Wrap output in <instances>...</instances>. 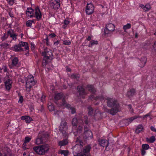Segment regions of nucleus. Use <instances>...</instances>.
Masks as SVG:
<instances>
[{"mask_svg":"<svg viewBox=\"0 0 156 156\" xmlns=\"http://www.w3.org/2000/svg\"><path fill=\"white\" fill-rule=\"evenodd\" d=\"M22 47H24L25 50H28L29 49L27 43L21 41L19 42V44H15L13 47L10 48L9 49L15 52L22 51L24 50Z\"/></svg>","mask_w":156,"mask_h":156,"instance_id":"nucleus-3","label":"nucleus"},{"mask_svg":"<svg viewBox=\"0 0 156 156\" xmlns=\"http://www.w3.org/2000/svg\"><path fill=\"white\" fill-rule=\"evenodd\" d=\"M1 48L2 49H6L9 48V45L8 44L5 43H3L0 44Z\"/></svg>","mask_w":156,"mask_h":156,"instance_id":"nucleus-30","label":"nucleus"},{"mask_svg":"<svg viewBox=\"0 0 156 156\" xmlns=\"http://www.w3.org/2000/svg\"><path fill=\"white\" fill-rule=\"evenodd\" d=\"M151 9L150 5L149 4H146L144 8V11L145 12Z\"/></svg>","mask_w":156,"mask_h":156,"instance_id":"nucleus-42","label":"nucleus"},{"mask_svg":"<svg viewBox=\"0 0 156 156\" xmlns=\"http://www.w3.org/2000/svg\"><path fill=\"white\" fill-rule=\"evenodd\" d=\"M61 0H53L51 2H54V1H55V2H56L58 3H60Z\"/></svg>","mask_w":156,"mask_h":156,"instance_id":"nucleus-60","label":"nucleus"},{"mask_svg":"<svg viewBox=\"0 0 156 156\" xmlns=\"http://www.w3.org/2000/svg\"><path fill=\"white\" fill-rule=\"evenodd\" d=\"M77 90L79 96L82 98H85V96L87 95V93L83 87L81 85L78 86L77 87Z\"/></svg>","mask_w":156,"mask_h":156,"instance_id":"nucleus-9","label":"nucleus"},{"mask_svg":"<svg viewBox=\"0 0 156 156\" xmlns=\"http://www.w3.org/2000/svg\"><path fill=\"white\" fill-rule=\"evenodd\" d=\"M150 116V115L149 114H147L143 116V119H144L145 118H147V117Z\"/></svg>","mask_w":156,"mask_h":156,"instance_id":"nucleus-62","label":"nucleus"},{"mask_svg":"<svg viewBox=\"0 0 156 156\" xmlns=\"http://www.w3.org/2000/svg\"><path fill=\"white\" fill-rule=\"evenodd\" d=\"M60 105L65 107L71 110V112L72 114H74L76 112L75 108L73 107H71L70 105L67 104L66 101L64 99L62 100V103L60 104Z\"/></svg>","mask_w":156,"mask_h":156,"instance_id":"nucleus-12","label":"nucleus"},{"mask_svg":"<svg viewBox=\"0 0 156 156\" xmlns=\"http://www.w3.org/2000/svg\"><path fill=\"white\" fill-rule=\"evenodd\" d=\"M144 127L142 125H139L136 127L135 130V132L136 133L138 134L140 132L142 131Z\"/></svg>","mask_w":156,"mask_h":156,"instance_id":"nucleus-28","label":"nucleus"},{"mask_svg":"<svg viewBox=\"0 0 156 156\" xmlns=\"http://www.w3.org/2000/svg\"><path fill=\"white\" fill-rule=\"evenodd\" d=\"M23 101V98L22 96L20 95L19 100V102L20 103H22Z\"/></svg>","mask_w":156,"mask_h":156,"instance_id":"nucleus-52","label":"nucleus"},{"mask_svg":"<svg viewBox=\"0 0 156 156\" xmlns=\"http://www.w3.org/2000/svg\"><path fill=\"white\" fill-rule=\"evenodd\" d=\"M98 44V41L91 40L90 41L88 45V46L89 47H91L93 45H97Z\"/></svg>","mask_w":156,"mask_h":156,"instance_id":"nucleus-31","label":"nucleus"},{"mask_svg":"<svg viewBox=\"0 0 156 156\" xmlns=\"http://www.w3.org/2000/svg\"><path fill=\"white\" fill-rule=\"evenodd\" d=\"M106 100H107V106L109 107L112 108L108 109L106 107H104V110L105 112H108L112 115H114L118 112L120 111V106L117 101L115 99L108 98Z\"/></svg>","mask_w":156,"mask_h":156,"instance_id":"nucleus-1","label":"nucleus"},{"mask_svg":"<svg viewBox=\"0 0 156 156\" xmlns=\"http://www.w3.org/2000/svg\"><path fill=\"white\" fill-rule=\"evenodd\" d=\"M83 130V127L81 126H79L77 129L76 132L74 133V135L75 136L78 134H80Z\"/></svg>","mask_w":156,"mask_h":156,"instance_id":"nucleus-29","label":"nucleus"},{"mask_svg":"<svg viewBox=\"0 0 156 156\" xmlns=\"http://www.w3.org/2000/svg\"><path fill=\"white\" fill-rule=\"evenodd\" d=\"M139 117V116H135L130 118L128 119H125L124 120V122L126 125H128L134 120Z\"/></svg>","mask_w":156,"mask_h":156,"instance_id":"nucleus-21","label":"nucleus"},{"mask_svg":"<svg viewBox=\"0 0 156 156\" xmlns=\"http://www.w3.org/2000/svg\"><path fill=\"white\" fill-rule=\"evenodd\" d=\"M60 3H58L55 2H51V6L53 7V9H57L59 8L60 7Z\"/></svg>","mask_w":156,"mask_h":156,"instance_id":"nucleus-27","label":"nucleus"},{"mask_svg":"<svg viewBox=\"0 0 156 156\" xmlns=\"http://www.w3.org/2000/svg\"><path fill=\"white\" fill-rule=\"evenodd\" d=\"M69 21L68 20V19H65L64 21V24L63 25V27L64 28H65L66 27L67 25L69 24Z\"/></svg>","mask_w":156,"mask_h":156,"instance_id":"nucleus-41","label":"nucleus"},{"mask_svg":"<svg viewBox=\"0 0 156 156\" xmlns=\"http://www.w3.org/2000/svg\"><path fill=\"white\" fill-rule=\"evenodd\" d=\"M26 146L27 143L24 142L23 144V149L26 150L27 149Z\"/></svg>","mask_w":156,"mask_h":156,"instance_id":"nucleus-54","label":"nucleus"},{"mask_svg":"<svg viewBox=\"0 0 156 156\" xmlns=\"http://www.w3.org/2000/svg\"><path fill=\"white\" fill-rule=\"evenodd\" d=\"M91 146L89 144L85 147L83 150V153H80V154H85L86 156H89V152L91 149Z\"/></svg>","mask_w":156,"mask_h":156,"instance_id":"nucleus-13","label":"nucleus"},{"mask_svg":"<svg viewBox=\"0 0 156 156\" xmlns=\"http://www.w3.org/2000/svg\"><path fill=\"white\" fill-rule=\"evenodd\" d=\"M12 82L10 79H8L5 82V89L7 90H9L12 87Z\"/></svg>","mask_w":156,"mask_h":156,"instance_id":"nucleus-18","label":"nucleus"},{"mask_svg":"<svg viewBox=\"0 0 156 156\" xmlns=\"http://www.w3.org/2000/svg\"><path fill=\"white\" fill-rule=\"evenodd\" d=\"M14 0H6L8 3L11 5H13L14 3Z\"/></svg>","mask_w":156,"mask_h":156,"instance_id":"nucleus-48","label":"nucleus"},{"mask_svg":"<svg viewBox=\"0 0 156 156\" xmlns=\"http://www.w3.org/2000/svg\"><path fill=\"white\" fill-rule=\"evenodd\" d=\"M42 55L44 56V58L47 59H52L53 54L52 51L49 49H48L46 48L44 49V51L41 53Z\"/></svg>","mask_w":156,"mask_h":156,"instance_id":"nucleus-6","label":"nucleus"},{"mask_svg":"<svg viewBox=\"0 0 156 156\" xmlns=\"http://www.w3.org/2000/svg\"><path fill=\"white\" fill-rule=\"evenodd\" d=\"M86 88H87L88 91L92 94H95L96 92V89L94 87L93 85L88 84L87 85Z\"/></svg>","mask_w":156,"mask_h":156,"instance_id":"nucleus-20","label":"nucleus"},{"mask_svg":"<svg viewBox=\"0 0 156 156\" xmlns=\"http://www.w3.org/2000/svg\"><path fill=\"white\" fill-rule=\"evenodd\" d=\"M63 97V94L62 93H58L55 96V99L56 100L55 101V103L58 104L59 106H60V104L62 103L63 99H64L65 101V98Z\"/></svg>","mask_w":156,"mask_h":156,"instance_id":"nucleus-10","label":"nucleus"},{"mask_svg":"<svg viewBox=\"0 0 156 156\" xmlns=\"http://www.w3.org/2000/svg\"><path fill=\"white\" fill-rule=\"evenodd\" d=\"M67 129V123L66 122H62L59 127V130L63 135L65 137L67 136V133L66 132Z\"/></svg>","mask_w":156,"mask_h":156,"instance_id":"nucleus-8","label":"nucleus"},{"mask_svg":"<svg viewBox=\"0 0 156 156\" xmlns=\"http://www.w3.org/2000/svg\"><path fill=\"white\" fill-rule=\"evenodd\" d=\"M21 118L22 120H25L27 123H30L32 120V119L29 116H23Z\"/></svg>","mask_w":156,"mask_h":156,"instance_id":"nucleus-24","label":"nucleus"},{"mask_svg":"<svg viewBox=\"0 0 156 156\" xmlns=\"http://www.w3.org/2000/svg\"><path fill=\"white\" fill-rule=\"evenodd\" d=\"M156 140L155 136H152L149 138H147V142L150 143H153Z\"/></svg>","mask_w":156,"mask_h":156,"instance_id":"nucleus-32","label":"nucleus"},{"mask_svg":"<svg viewBox=\"0 0 156 156\" xmlns=\"http://www.w3.org/2000/svg\"><path fill=\"white\" fill-rule=\"evenodd\" d=\"M131 24L130 23H127L126 25L123 26V28L124 30L129 29L131 28Z\"/></svg>","mask_w":156,"mask_h":156,"instance_id":"nucleus-40","label":"nucleus"},{"mask_svg":"<svg viewBox=\"0 0 156 156\" xmlns=\"http://www.w3.org/2000/svg\"><path fill=\"white\" fill-rule=\"evenodd\" d=\"M136 93V90L133 88H129L128 90L126 96L129 98H131Z\"/></svg>","mask_w":156,"mask_h":156,"instance_id":"nucleus-14","label":"nucleus"},{"mask_svg":"<svg viewBox=\"0 0 156 156\" xmlns=\"http://www.w3.org/2000/svg\"><path fill=\"white\" fill-rule=\"evenodd\" d=\"M8 35H9L10 37L13 39L16 40L17 39V35L16 34L14 33V31L12 30H10L7 32Z\"/></svg>","mask_w":156,"mask_h":156,"instance_id":"nucleus-23","label":"nucleus"},{"mask_svg":"<svg viewBox=\"0 0 156 156\" xmlns=\"http://www.w3.org/2000/svg\"><path fill=\"white\" fill-rule=\"evenodd\" d=\"M84 139L85 140H88L89 139H91L93 137L92 132L91 131H84Z\"/></svg>","mask_w":156,"mask_h":156,"instance_id":"nucleus-16","label":"nucleus"},{"mask_svg":"<svg viewBox=\"0 0 156 156\" xmlns=\"http://www.w3.org/2000/svg\"><path fill=\"white\" fill-rule=\"evenodd\" d=\"M59 41H56L54 43V45H58L59 44Z\"/></svg>","mask_w":156,"mask_h":156,"instance_id":"nucleus-63","label":"nucleus"},{"mask_svg":"<svg viewBox=\"0 0 156 156\" xmlns=\"http://www.w3.org/2000/svg\"><path fill=\"white\" fill-rule=\"evenodd\" d=\"M104 97L102 96H97L95 98V100H99L100 101H101L104 100Z\"/></svg>","mask_w":156,"mask_h":156,"instance_id":"nucleus-44","label":"nucleus"},{"mask_svg":"<svg viewBox=\"0 0 156 156\" xmlns=\"http://www.w3.org/2000/svg\"><path fill=\"white\" fill-rule=\"evenodd\" d=\"M48 108L50 111H52L54 109V106L51 104L48 106Z\"/></svg>","mask_w":156,"mask_h":156,"instance_id":"nucleus-45","label":"nucleus"},{"mask_svg":"<svg viewBox=\"0 0 156 156\" xmlns=\"http://www.w3.org/2000/svg\"><path fill=\"white\" fill-rule=\"evenodd\" d=\"M38 135L39 137H41L44 142L47 140L48 136V134L44 133H40Z\"/></svg>","mask_w":156,"mask_h":156,"instance_id":"nucleus-22","label":"nucleus"},{"mask_svg":"<svg viewBox=\"0 0 156 156\" xmlns=\"http://www.w3.org/2000/svg\"><path fill=\"white\" fill-rule=\"evenodd\" d=\"M147 58L145 57H143L141 58L140 59V63L141 65L140 66L141 67H143L145 66V64L147 62Z\"/></svg>","mask_w":156,"mask_h":156,"instance_id":"nucleus-26","label":"nucleus"},{"mask_svg":"<svg viewBox=\"0 0 156 156\" xmlns=\"http://www.w3.org/2000/svg\"><path fill=\"white\" fill-rule=\"evenodd\" d=\"M26 87L27 90L28 91L30 90V89L35 84L34 77L30 75L28 76L26 80Z\"/></svg>","mask_w":156,"mask_h":156,"instance_id":"nucleus-4","label":"nucleus"},{"mask_svg":"<svg viewBox=\"0 0 156 156\" xmlns=\"http://www.w3.org/2000/svg\"><path fill=\"white\" fill-rule=\"evenodd\" d=\"M74 156H86L85 154H80V153H78L77 155H74Z\"/></svg>","mask_w":156,"mask_h":156,"instance_id":"nucleus-56","label":"nucleus"},{"mask_svg":"<svg viewBox=\"0 0 156 156\" xmlns=\"http://www.w3.org/2000/svg\"><path fill=\"white\" fill-rule=\"evenodd\" d=\"M99 144L103 147H106V148L108 145V141L106 140L99 139L98 140Z\"/></svg>","mask_w":156,"mask_h":156,"instance_id":"nucleus-15","label":"nucleus"},{"mask_svg":"<svg viewBox=\"0 0 156 156\" xmlns=\"http://www.w3.org/2000/svg\"><path fill=\"white\" fill-rule=\"evenodd\" d=\"M35 15L36 18L38 20H39L41 18L42 15L38 7L35 8Z\"/></svg>","mask_w":156,"mask_h":156,"instance_id":"nucleus-17","label":"nucleus"},{"mask_svg":"<svg viewBox=\"0 0 156 156\" xmlns=\"http://www.w3.org/2000/svg\"><path fill=\"white\" fill-rule=\"evenodd\" d=\"M1 70H3L4 72H7V67L5 66H2V68L1 69Z\"/></svg>","mask_w":156,"mask_h":156,"instance_id":"nucleus-50","label":"nucleus"},{"mask_svg":"<svg viewBox=\"0 0 156 156\" xmlns=\"http://www.w3.org/2000/svg\"><path fill=\"white\" fill-rule=\"evenodd\" d=\"M115 29V26L113 24L111 23L107 24L104 30V34L105 35L108 36L109 34H110Z\"/></svg>","mask_w":156,"mask_h":156,"instance_id":"nucleus-7","label":"nucleus"},{"mask_svg":"<svg viewBox=\"0 0 156 156\" xmlns=\"http://www.w3.org/2000/svg\"><path fill=\"white\" fill-rule=\"evenodd\" d=\"M34 11V9H32V8H27V10L26 11V14H28L29 13L30 14H33Z\"/></svg>","mask_w":156,"mask_h":156,"instance_id":"nucleus-35","label":"nucleus"},{"mask_svg":"<svg viewBox=\"0 0 156 156\" xmlns=\"http://www.w3.org/2000/svg\"><path fill=\"white\" fill-rule=\"evenodd\" d=\"M77 120L76 118H73L72 121V124L73 126H76Z\"/></svg>","mask_w":156,"mask_h":156,"instance_id":"nucleus-43","label":"nucleus"},{"mask_svg":"<svg viewBox=\"0 0 156 156\" xmlns=\"http://www.w3.org/2000/svg\"><path fill=\"white\" fill-rule=\"evenodd\" d=\"M76 143H79V144H76V146L79 145L81 147H83L84 145V143L80 136H79V137H77L76 138Z\"/></svg>","mask_w":156,"mask_h":156,"instance_id":"nucleus-25","label":"nucleus"},{"mask_svg":"<svg viewBox=\"0 0 156 156\" xmlns=\"http://www.w3.org/2000/svg\"><path fill=\"white\" fill-rule=\"evenodd\" d=\"M84 122H85L86 124H87L88 123V121L87 120V117L86 116H85L84 117Z\"/></svg>","mask_w":156,"mask_h":156,"instance_id":"nucleus-51","label":"nucleus"},{"mask_svg":"<svg viewBox=\"0 0 156 156\" xmlns=\"http://www.w3.org/2000/svg\"><path fill=\"white\" fill-rule=\"evenodd\" d=\"M47 62H48L45 59H44L43 60L42 63L43 66L45 67L46 65Z\"/></svg>","mask_w":156,"mask_h":156,"instance_id":"nucleus-49","label":"nucleus"},{"mask_svg":"<svg viewBox=\"0 0 156 156\" xmlns=\"http://www.w3.org/2000/svg\"><path fill=\"white\" fill-rule=\"evenodd\" d=\"M48 144H44L41 145L34 147L33 149L36 153L39 155H44L47 153L49 149Z\"/></svg>","mask_w":156,"mask_h":156,"instance_id":"nucleus-2","label":"nucleus"},{"mask_svg":"<svg viewBox=\"0 0 156 156\" xmlns=\"http://www.w3.org/2000/svg\"><path fill=\"white\" fill-rule=\"evenodd\" d=\"M34 22L33 20H29L26 22V26L28 27H30L31 26L32 23Z\"/></svg>","mask_w":156,"mask_h":156,"instance_id":"nucleus-38","label":"nucleus"},{"mask_svg":"<svg viewBox=\"0 0 156 156\" xmlns=\"http://www.w3.org/2000/svg\"><path fill=\"white\" fill-rule=\"evenodd\" d=\"M8 36H9V35H8L7 33V34H4V35L1 38L2 40V41L5 40L8 38Z\"/></svg>","mask_w":156,"mask_h":156,"instance_id":"nucleus-46","label":"nucleus"},{"mask_svg":"<svg viewBox=\"0 0 156 156\" xmlns=\"http://www.w3.org/2000/svg\"><path fill=\"white\" fill-rule=\"evenodd\" d=\"M94 98V95L93 94H91L90 96L89 97V98L90 99H92L94 98Z\"/></svg>","mask_w":156,"mask_h":156,"instance_id":"nucleus-59","label":"nucleus"},{"mask_svg":"<svg viewBox=\"0 0 156 156\" xmlns=\"http://www.w3.org/2000/svg\"><path fill=\"white\" fill-rule=\"evenodd\" d=\"M31 140V138L30 137L28 136L26 137L25 138L24 142L26 143L29 142Z\"/></svg>","mask_w":156,"mask_h":156,"instance_id":"nucleus-47","label":"nucleus"},{"mask_svg":"<svg viewBox=\"0 0 156 156\" xmlns=\"http://www.w3.org/2000/svg\"><path fill=\"white\" fill-rule=\"evenodd\" d=\"M80 77V76L78 74H73L71 75V78L73 79H79Z\"/></svg>","mask_w":156,"mask_h":156,"instance_id":"nucleus-37","label":"nucleus"},{"mask_svg":"<svg viewBox=\"0 0 156 156\" xmlns=\"http://www.w3.org/2000/svg\"><path fill=\"white\" fill-rule=\"evenodd\" d=\"M84 131H90L89 130L87 126H85L84 127Z\"/></svg>","mask_w":156,"mask_h":156,"instance_id":"nucleus-58","label":"nucleus"},{"mask_svg":"<svg viewBox=\"0 0 156 156\" xmlns=\"http://www.w3.org/2000/svg\"><path fill=\"white\" fill-rule=\"evenodd\" d=\"M153 48L156 51V41L155 42L153 45Z\"/></svg>","mask_w":156,"mask_h":156,"instance_id":"nucleus-64","label":"nucleus"},{"mask_svg":"<svg viewBox=\"0 0 156 156\" xmlns=\"http://www.w3.org/2000/svg\"><path fill=\"white\" fill-rule=\"evenodd\" d=\"M68 143L67 140H63L60 141L58 143V144L59 146H62L66 145Z\"/></svg>","mask_w":156,"mask_h":156,"instance_id":"nucleus-34","label":"nucleus"},{"mask_svg":"<svg viewBox=\"0 0 156 156\" xmlns=\"http://www.w3.org/2000/svg\"><path fill=\"white\" fill-rule=\"evenodd\" d=\"M88 114L89 115H92L93 113V110L92 108L89 106L88 107Z\"/></svg>","mask_w":156,"mask_h":156,"instance_id":"nucleus-39","label":"nucleus"},{"mask_svg":"<svg viewBox=\"0 0 156 156\" xmlns=\"http://www.w3.org/2000/svg\"><path fill=\"white\" fill-rule=\"evenodd\" d=\"M94 10V7L93 4L90 3H87L86 8V12L87 15H90L92 14Z\"/></svg>","mask_w":156,"mask_h":156,"instance_id":"nucleus-11","label":"nucleus"},{"mask_svg":"<svg viewBox=\"0 0 156 156\" xmlns=\"http://www.w3.org/2000/svg\"><path fill=\"white\" fill-rule=\"evenodd\" d=\"M71 44V42L69 41H64V44L65 45H69Z\"/></svg>","mask_w":156,"mask_h":156,"instance_id":"nucleus-53","label":"nucleus"},{"mask_svg":"<svg viewBox=\"0 0 156 156\" xmlns=\"http://www.w3.org/2000/svg\"><path fill=\"white\" fill-rule=\"evenodd\" d=\"M44 142L39 136H38V137L36 139V143L37 144H41L43 143Z\"/></svg>","mask_w":156,"mask_h":156,"instance_id":"nucleus-36","label":"nucleus"},{"mask_svg":"<svg viewBox=\"0 0 156 156\" xmlns=\"http://www.w3.org/2000/svg\"><path fill=\"white\" fill-rule=\"evenodd\" d=\"M142 149L141 150V154L144 155L146 154L145 150H148L150 148L149 146L147 144H143L142 145Z\"/></svg>","mask_w":156,"mask_h":156,"instance_id":"nucleus-19","label":"nucleus"},{"mask_svg":"<svg viewBox=\"0 0 156 156\" xmlns=\"http://www.w3.org/2000/svg\"><path fill=\"white\" fill-rule=\"evenodd\" d=\"M11 63L9 65L10 68L12 69L15 67L18 68L21 66V63L16 57H13L11 58Z\"/></svg>","mask_w":156,"mask_h":156,"instance_id":"nucleus-5","label":"nucleus"},{"mask_svg":"<svg viewBox=\"0 0 156 156\" xmlns=\"http://www.w3.org/2000/svg\"><path fill=\"white\" fill-rule=\"evenodd\" d=\"M56 36V35L54 33L51 34L49 35V36L51 38L55 37Z\"/></svg>","mask_w":156,"mask_h":156,"instance_id":"nucleus-57","label":"nucleus"},{"mask_svg":"<svg viewBox=\"0 0 156 156\" xmlns=\"http://www.w3.org/2000/svg\"><path fill=\"white\" fill-rule=\"evenodd\" d=\"M150 129L152 131L154 132L155 131V130L156 129L154 127L152 126L151 127Z\"/></svg>","mask_w":156,"mask_h":156,"instance_id":"nucleus-61","label":"nucleus"},{"mask_svg":"<svg viewBox=\"0 0 156 156\" xmlns=\"http://www.w3.org/2000/svg\"><path fill=\"white\" fill-rule=\"evenodd\" d=\"M31 48L32 50H34V44L33 43L31 42Z\"/></svg>","mask_w":156,"mask_h":156,"instance_id":"nucleus-55","label":"nucleus"},{"mask_svg":"<svg viewBox=\"0 0 156 156\" xmlns=\"http://www.w3.org/2000/svg\"><path fill=\"white\" fill-rule=\"evenodd\" d=\"M58 153L61 154H63L64 156H67L68 155L69 151L67 150H61Z\"/></svg>","mask_w":156,"mask_h":156,"instance_id":"nucleus-33","label":"nucleus"}]
</instances>
